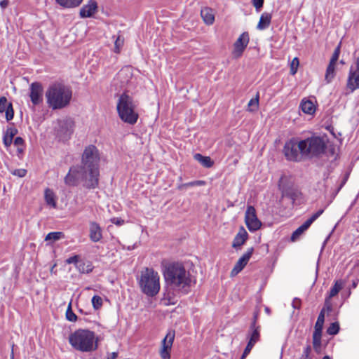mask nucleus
<instances>
[{"mask_svg":"<svg viewBox=\"0 0 359 359\" xmlns=\"http://www.w3.org/2000/svg\"><path fill=\"white\" fill-rule=\"evenodd\" d=\"M252 2L257 11L262 8L264 4V0H252Z\"/></svg>","mask_w":359,"mask_h":359,"instance_id":"obj_50","label":"nucleus"},{"mask_svg":"<svg viewBox=\"0 0 359 359\" xmlns=\"http://www.w3.org/2000/svg\"><path fill=\"white\" fill-rule=\"evenodd\" d=\"M62 236H63V233L60 231L50 232L47 234V236L45 238V240L56 241H58L59 239H60Z\"/></svg>","mask_w":359,"mask_h":359,"instance_id":"obj_37","label":"nucleus"},{"mask_svg":"<svg viewBox=\"0 0 359 359\" xmlns=\"http://www.w3.org/2000/svg\"><path fill=\"white\" fill-rule=\"evenodd\" d=\"M339 54H340V46H338L335 48V50H334V53H333V54H332V57H331V59H330V62H331V63H333V64H335V65H336V62H337V60H338V59H339Z\"/></svg>","mask_w":359,"mask_h":359,"instance_id":"obj_45","label":"nucleus"},{"mask_svg":"<svg viewBox=\"0 0 359 359\" xmlns=\"http://www.w3.org/2000/svg\"><path fill=\"white\" fill-rule=\"evenodd\" d=\"M139 285L143 293L149 297H154L160 290L158 273L153 269L145 268L141 271Z\"/></svg>","mask_w":359,"mask_h":359,"instance_id":"obj_6","label":"nucleus"},{"mask_svg":"<svg viewBox=\"0 0 359 359\" xmlns=\"http://www.w3.org/2000/svg\"><path fill=\"white\" fill-rule=\"evenodd\" d=\"M45 201L47 205L49 206L56 208L57 203L55 200V196L53 191L49 189H46L45 191Z\"/></svg>","mask_w":359,"mask_h":359,"instance_id":"obj_29","label":"nucleus"},{"mask_svg":"<svg viewBox=\"0 0 359 359\" xmlns=\"http://www.w3.org/2000/svg\"><path fill=\"white\" fill-rule=\"evenodd\" d=\"M194 158L196 161H198L203 167L205 168H211L214 162L209 156H204L201 154H196L194 156Z\"/></svg>","mask_w":359,"mask_h":359,"instance_id":"obj_28","label":"nucleus"},{"mask_svg":"<svg viewBox=\"0 0 359 359\" xmlns=\"http://www.w3.org/2000/svg\"><path fill=\"white\" fill-rule=\"evenodd\" d=\"M175 339V332H169L166 336L163 338L161 342V349L160 351V355L162 359H170V350L171 349L173 341Z\"/></svg>","mask_w":359,"mask_h":359,"instance_id":"obj_13","label":"nucleus"},{"mask_svg":"<svg viewBox=\"0 0 359 359\" xmlns=\"http://www.w3.org/2000/svg\"><path fill=\"white\" fill-rule=\"evenodd\" d=\"M283 153L286 158L292 161H300L302 154L299 149V142L292 139L286 142L283 147Z\"/></svg>","mask_w":359,"mask_h":359,"instance_id":"obj_9","label":"nucleus"},{"mask_svg":"<svg viewBox=\"0 0 359 359\" xmlns=\"http://www.w3.org/2000/svg\"><path fill=\"white\" fill-rule=\"evenodd\" d=\"M325 321V309H323L318 317L317 321L314 326L313 334H322V330Z\"/></svg>","mask_w":359,"mask_h":359,"instance_id":"obj_27","label":"nucleus"},{"mask_svg":"<svg viewBox=\"0 0 359 359\" xmlns=\"http://www.w3.org/2000/svg\"><path fill=\"white\" fill-rule=\"evenodd\" d=\"M76 268L79 272L83 273H88L93 271V265L92 264L87 261H79V262L76 264Z\"/></svg>","mask_w":359,"mask_h":359,"instance_id":"obj_30","label":"nucleus"},{"mask_svg":"<svg viewBox=\"0 0 359 359\" xmlns=\"http://www.w3.org/2000/svg\"><path fill=\"white\" fill-rule=\"evenodd\" d=\"M259 338L260 327H255L254 328H251V327H250L248 334V339H249L248 342L255 345L259 340Z\"/></svg>","mask_w":359,"mask_h":359,"instance_id":"obj_25","label":"nucleus"},{"mask_svg":"<svg viewBox=\"0 0 359 359\" xmlns=\"http://www.w3.org/2000/svg\"><path fill=\"white\" fill-rule=\"evenodd\" d=\"M355 64V69H354V70H356L357 72H359V57L356 59Z\"/></svg>","mask_w":359,"mask_h":359,"instance_id":"obj_57","label":"nucleus"},{"mask_svg":"<svg viewBox=\"0 0 359 359\" xmlns=\"http://www.w3.org/2000/svg\"><path fill=\"white\" fill-rule=\"evenodd\" d=\"M339 331V324L338 322L332 323L327 329V333L330 335H335Z\"/></svg>","mask_w":359,"mask_h":359,"instance_id":"obj_35","label":"nucleus"},{"mask_svg":"<svg viewBox=\"0 0 359 359\" xmlns=\"http://www.w3.org/2000/svg\"><path fill=\"white\" fill-rule=\"evenodd\" d=\"M292 306L295 309H299L301 307V300L299 298H294L292 301Z\"/></svg>","mask_w":359,"mask_h":359,"instance_id":"obj_51","label":"nucleus"},{"mask_svg":"<svg viewBox=\"0 0 359 359\" xmlns=\"http://www.w3.org/2000/svg\"><path fill=\"white\" fill-rule=\"evenodd\" d=\"M321 337L322 334H313V348L316 352L319 351L321 346Z\"/></svg>","mask_w":359,"mask_h":359,"instance_id":"obj_36","label":"nucleus"},{"mask_svg":"<svg viewBox=\"0 0 359 359\" xmlns=\"http://www.w3.org/2000/svg\"><path fill=\"white\" fill-rule=\"evenodd\" d=\"M111 222L116 225H121L123 224V220L120 219L118 218H113L111 219Z\"/></svg>","mask_w":359,"mask_h":359,"instance_id":"obj_55","label":"nucleus"},{"mask_svg":"<svg viewBox=\"0 0 359 359\" xmlns=\"http://www.w3.org/2000/svg\"><path fill=\"white\" fill-rule=\"evenodd\" d=\"M66 262L67 264H75L76 265L79 262V257L78 255H74L69 257Z\"/></svg>","mask_w":359,"mask_h":359,"instance_id":"obj_49","label":"nucleus"},{"mask_svg":"<svg viewBox=\"0 0 359 359\" xmlns=\"http://www.w3.org/2000/svg\"><path fill=\"white\" fill-rule=\"evenodd\" d=\"M326 143L319 136H312L299 142V149L302 156L309 158L319 157L325 152Z\"/></svg>","mask_w":359,"mask_h":359,"instance_id":"obj_5","label":"nucleus"},{"mask_svg":"<svg viewBox=\"0 0 359 359\" xmlns=\"http://www.w3.org/2000/svg\"><path fill=\"white\" fill-rule=\"evenodd\" d=\"M99 161L100 156L97 147L94 145L86 147L83 151L81 164L88 168L90 180L86 186L97 187L99 183Z\"/></svg>","mask_w":359,"mask_h":359,"instance_id":"obj_3","label":"nucleus"},{"mask_svg":"<svg viewBox=\"0 0 359 359\" xmlns=\"http://www.w3.org/2000/svg\"><path fill=\"white\" fill-rule=\"evenodd\" d=\"M357 285H358V283L355 282V281H353V283H352V287L353 288H355L357 287Z\"/></svg>","mask_w":359,"mask_h":359,"instance_id":"obj_59","label":"nucleus"},{"mask_svg":"<svg viewBox=\"0 0 359 359\" xmlns=\"http://www.w3.org/2000/svg\"><path fill=\"white\" fill-rule=\"evenodd\" d=\"M248 234L245 229L242 226L240 228L238 233L233 238L232 247L235 249L241 247L248 239Z\"/></svg>","mask_w":359,"mask_h":359,"instance_id":"obj_21","label":"nucleus"},{"mask_svg":"<svg viewBox=\"0 0 359 359\" xmlns=\"http://www.w3.org/2000/svg\"><path fill=\"white\" fill-rule=\"evenodd\" d=\"M124 39L118 35L114 42V52L118 53L121 47L123 46Z\"/></svg>","mask_w":359,"mask_h":359,"instance_id":"obj_38","label":"nucleus"},{"mask_svg":"<svg viewBox=\"0 0 359 359\" xmlns=\"http://www.w3.org/2000/svg\"><path fill=\"white\" fill-rule=\"evenodd\" d=\"M55 1L65 8H74L79 6L83 0H55Z\"/></svg>","mask_w":359,"mask_h":359,"instance_id":"obj_26","label":"nucleus"},{"mask_svg":"<svg viewBox=\"0 0 359 359\" xmlns=\"http://www.w3.org/2000/svg\"><path fill=\"white\" fill-rule=\"evenodd\" d=\"M18 133V129L14 126L8 127L4 133L3 143L6 148H8L12 144L14 136Z\"/></svg>","mask_w":359,"mask_h":359,"instance_id":"obj_20","label":"nucleus"},{"mask_svg":"<svg viewBox=\"0 0 359 359\" xmlns=\"http://www.w3.org/2000/svg\"><path fill=\"white\" fill-rule=\"evenodd\" d=\"M13 346L14 344L12 345V352H11V358L13 359Z\"/></svg>","mask_w":359,"mask_h":359,"instance_id":"obj_61","label":"nucleus"},{"mask_svg":"<svg viewBox=\"0 0 359 359\" xmlns=\"http://www.w3.org/2000/svg\"><path fill=\"white\" fill-rule=\"evenodd\" d=\"M257 317H258V313H254V316H253V320H252V323H251V325H250V327H251V328H254V327H257V326L256 325V324H257Z\"/></svg>","mask_w":359,"mask_h":359,"instance_id":"obj_52","label":"nucleus"},{"mask_svg":"<svg viewBox=\"0 0 359 359\" xmlns=\"http://www.w3.org/2000/svg\"><path fill=\"white\" fill-rule=\"evenodd\" d=\"M124 72H125L124 69H121V72H119L118 75L121 76V74H123Z\"/></svg>","mask_w":359,"mask_h":359,"instance_id":"obj_63","label":"nucleus"},{"mask_svg":"<svg viewBox=\"0 0 359 359\" xmlns=\"http://www.w3.org/2000/svg\"><path fill=\"white\" fill-rule=\"evenodd\" d=\"M71 346L81 352H91L97 348L95 332L89 330L79 329L69 337Z\"/></svg>","mask_w":359,"mask_h":359,"instance_id":"obj_4","label":"nucleus"},{"mask_svg":"<svg viewBox=\"0 0 359 359\" xmlns=\"http://www.w3.org/2000/svg\"><path fill=\"white\" fill-rule=\"evenodd\" d=\"M245 222L248 229L250 231H255L262 226V222L257 217L256 210L252 205L247 208L245 214Z\"/></svg>","mask_w":359,"mask_h":359,"instance_id":"obj_10","label":"nucleus"},{"mask_svg":"<svg viewBox=\"0 0 359 359\" xmlns=\"http://www.w3.org/2000/svg\"><path fill=\"white\" fill-rule=\"evenodd\" d=\"M116 108L123 121L131 125L137 122L138 114L135 111V104L130 96L126 93L122 94L118 98Z\"/></svg>","mask_w":359,"mask_h":359,"instance_id":"obj_7","label":"nucleus"},{"mask_svg":"<svg viewBox=\"0 0 359 359\" xmlns=\"http://www.w3.org/2000/svg\"><path fill=\"white\" fill-rule=\"evenodd\" d=\"M47 103L53 109H61L70 103L72 91L71 88L61 83H54L46 92Z\"/></svg>","mask_w":359,"mask_h":359,"instance_id":"obj_2","label":"nucleus"},{"mask_svg":"<svg viewBox=\"0 0 359 359\" xmlns=\"http://www.w3.org/2000/svg\"><path fill=\"white\" fill-rule=\"evenodd\" d=\"M342 288V284L339 283V281H336L334 285L330 289L329 296L327 299H331L336 296Z\"/></svg>","mask_w":359,"mask_h":359,"instance_id":"obj_34","label":"nucleus"},{"mask_svg":"<svg viewBox=\"0 0 359 359\" xmlns=\"http://www.w3.org/2000/svg\"><path fill=\"white\" fill-rule=\"evenodd\" d=\"M89 238L93 242H99L102 238V231L95 222H90L89 224Z\"/></svg>","mask_w":359,"mask_h":359,"instance_id":"obj_18","label":"nucleus"},{"mask_svg":"<svg viewBox=\"0 0 359 359\" xmlns=\"http://www.w3.org/2000/svg\"><path fill=\"white\" fill-rule=\"evenodd\" d=\"M90 177L88 173V168L83 165L72 166L67 175L65 177V183L69 187H76L79 183L83 182V187L87 189H95V187H88L86 186Z\"/></svg>","mask_w":359,"mask_h":359,"instance_id":"obj_8","label":"nucleus"},{"mask_svg":"<svg viewBox=\"0 0 359 359\" xmlns=\"http://www.w3.org/2000/svg\"><path fill=\"white\" fill-rule=\"evenodd\" d=\"M254 251L253 248H248L245 253H244L237 261L233 269H232L231 274V276H235L238 274L240 271H241L243 268L248 263L252 253Z\"/></svg>","mask_w":359,"mask_h":359,"instance_id":"obj_16","label":"nucleus"},{"mask_svg":"<svg viewBox=\"0 0 359 359\" xmlns=\"http://www.w3.org/2000/svg\"><path fill=\"white\" fill-rule=\"evenodd\" d=\"M165 283L170 290L163 295L162 302L165 305L174 304L172 302L175 292L186 294L190 291L191 280L190 274L187 272L182 264L175 262L170 264L164 271Z\"/></svg>","mask_w":359,"mask_h":359,"instance_id":"obj_1","label":"nucleus"},{"mask_svg":"<svg viewBox=\"0 0 359 359\" xmlns=\"http://www.w3.org/2000/svg\"><path fill=\"white\" fill-rule=\"evenodd\" d=\"M249 41L250 37L248 32H243L239 36L233 44V54L236 57H239L242 55L249 43Z\"/></svg>","mask_w":359,"mask_h":359,"instance_id":"obj_12","label":"nucleus"},{"mask_svg":"<svg viewBox=\"0 0 359 359\" xmlns=\"http://www.w3.org/2000/svg\"><path fill=\"white\" fill-rule=\"evenodd\" d=\"M92 304L95 309H100L102 305V299L100 296L95 295L92 298Z\"/></svg>","mask_w":359,"mask_h":359,"instance_id":"obj_41","label":"nucleus"},{"mask_svg":"<svg viewBox=\"0 0 359 359\" xmlns=\"http://www.w3.org/2000/svg\"><path fill=\"white\" fill-rule=\"evenodd\" d=\"M58 133L63 139H68L73 132L74 123L72 118H65L58 121Z\"/></svg>","mask_w":359,"mask_h":359,"instance_id":"obj_15","label":"nucleus"},{"mask_svg":"<svg viewBox=\"0 0 359 359\" xmlns=\"http://www.w3.org/2000/svg\"><path fill=\"white\" fill-rule=\"evenodd\" d=\"M334 69H335V64L329 62V65L326 69L325 74V79L329 83L332 81V79L334 77Z\"/></svg>","mask_w":359,"mask_h":359,"instance_id":"obj_33","label":"nucleus"},{"mask_svg":"<svg viewBox=\"0 0 359 359\" xmlns=\"http://www.w3.org/2000/svg\"><path fill=\"white\" fill-rule=\"evenodd\" d=\"M259 93H257L256 97L254 98H252L248 104V109L247 110L250 112H254L256 111L259 108Z\"/></svg>","mask_w":359,"mask_h":359,"instance_id":"obj_32","label":"nucleus"},{"mask_svg":"<svg viewBox=\"0 0 359 359\" xmlns=\"http://www.w3.org/2000/svg\"><path fill=\"white\" fill-rule=\"evenodd\" d=\"M300 107L302 111L307 114H313L316 111V107L313 102L309 100H302L300 103Z\"/></svg>","mask_w":359,"mask_h":359,"instance_id":"obj_24","label":"nucleus"},{"mask_svg":"<svg viewBox=\"0 0 359 359\" xmlns=\"http://www.w3.org/2000/svg\"><path fill=\"white\" fill-rule=\"evenodd\" d=\"M286 194L293 201H294L297 197V192L296 191L288 192Z\"/></svg>","mask_w":359,"mask_h":359,"instance_id":"obj_53","label":"nucleus"},{"mask_svg":"<svg viewBox=\"0 0 359 359\" xmlns=\"http://www.w3.org/2000/svg\"><path fill=\"white\" fill-rule=\"evenodd\" d=\"M346 180H347V177H346L343 180V182H342V183H341V186H340L339 189H341V187H342V186L346 183Z\"/></svg>","mask_w":359,"mask_h":359,"instance_id":"obj_60","label":"nucleus"},{"mask_svg":"<svg viewBox=\"0 0 359 359\" xmlns=\"http://www.w3.org/2000/svg\"><path fill=\"white\" fill-rule=\"evenodd\" d=\"M265 311H266L267 313H270V309H269L268 307H266V308H265Z\"/></svg>","mask_w":359,"mask_h":359,"instance_id":"obj_62","label":"nucleus"},{"mask_svg":"<svg viewBox=\"0 0 359 359\" xmlns=\"http://www.w3.org/2000/svg\"><path fill=\"white\" fill-rule=\"evenodd\" d=\"M29 97L34 106L43 102V87L40 83H32L29 86Z\"/></svg>","mask_w":359,"mask_h":359,"instance_id":"obj_14","label":"nucleus"},{"mask_svg":"<svg viewBox=\"0 0 359 359\" xmlns=\"http://www.w3.org/2000/svg\"><path fill=\"white\" fill-rule=\"evenodd\" d=\"M6 112V119L9 121L13 118L14 116V111L13 109L12 103L9 102L8 108L5 110Z\"/></svg>","mask_w":359,"mask_h":359,"instance_id":"obj_40","label":"nucleus"},{"mask_svg":"<svg viewBox=\"0 0 359 359\" xmlns=\"http://www.w3.org/2000/svg\"><path fill=\"white\" fill-rule=\"evenodd\" d=\"M8 103L6 97H0V113H3L8 108Z\"/></svg>","mask_w":359,"mask_h":359,"instance_id":"obj_44","label":"nucleus"},{"mask_svg":"<svg viewBox=\"0 0 359 359\" xmlns=\"http://www.w3.org/2000/svg\"><path fill=\"white\" fill-rule=\"evenodd\" d=\"M201 16L203 22L208 25H212L215 22V13L210 7H204L201 10Z\"/></svg>","mask_w":359,"mask_h":359,"instance_id":"obj_22","label":"nucleus"},{"mask_svg":"<svg viewBox=\"0 0 359 359\" xmlns=\"http://www.w3.org/2000/svg\"><path fill=\"white\" fill-rule=\"evenodd\" d=\"M66 318L70 322H75L77 319L76 315L72 311L71 303L69 304L66 311Z\"/></svg>","mask_w":359,"mask_h":359,"instance_id":"obj_39","label":"nucleus"},{"mask_svg":"<svg viewBox=\"0 0 359 359\" xmlns=\"http://www.w3.org/2000/svg\"><path fill=\"white\" fill-rule=\"evenodd\" d=\"M329 299H327V298L325 299V307L323 308V309H325V310L326 309L327 311H330L332 310V306L328 303Z\"/></svg>","mask_w":359,"mask_h":359,"instance_id":"obj_56","label":"nucleus"},{"mask_svg":"<svg viewBox=\"0 0 359 359\" xmlns=\"http://www.w3.org/2000/svg\"><path fill=\"white\" fill-rule=\"evenodd\" d=\"M311 352V347L310 345H307L304 349V351H303V353L301 356L300 358H303V359H311V357H310V353Z\"/></svg>","mask_w":359,"mask_h":359,"instance_id":"obj_46","label":"nucleus"},{"mask_svg":"<svg viewBox=\"0 0 359 359\" xmlns=\"http://www.w3.org/2000/svg\"><path fill=\"white\" fill-rule=\"evenodd\" d=\"M323 359H331L328 355H325L323 358Z\"/></svg>","mask_w":359,"mask_h":359,"instance_id":"obj_64","label":"nucleus"},{"mask_svg":"<svg viewBox=\"0 0 359 359\" xmlns=\"http://www.w3.org/2000/svg\"><path fill=\"white\" fill-rule=\"evenodd\" d=\"M347 87L351 89V91L359 88V72L354 70L353 67H351L350 69Z\"/></svg>","mask_w":359,"mask_h":359,"instance_id":"obj_19","label":"nucleus"},{"mask_svg":"<svg viewBox=\"0 0 359 359\" xmlns=\"http://www.w3.org/2000/svg\"><path fill=\"white\" fill-rule=\"evenodd\" d=\"M97 3L95 0H89L80 9L79 16L81 18H91L97 11Z\"/></svg>","mask_w":359,"mask_h":359,"instance_id":"obj_17","label":"nucleus"},{"mask_svg":"<svg viewBox=\"0 0 359 359\" xmlns=\"http://www.w3.org/2000/svg\"><path fill=\"white\" fill-rule=\"evenodd\" d=\"M299 62L297 57H294L291 62V68H290V73L292 74H295L297 71V68L299 66Z\"/></svg>","mask_w":359,"mask_h":359,"instance_id":"obj_43","label":"nucleus"},{"mask_svg":"<svg viewBox=\"0 0 359 359\" xmlns=\"http://www.w3.org/2000/svg\"><path fill=\"white\" fill-rule=\"evenodd\" d=\"M205 182L203 180H196L190 182L188 183H185L182 185H181L179 188L182 189V187H194V186H203L205 185Z\"/></svg>","mask_w":359,"mask_h":359,"instance_id":"obj_42","label":"nucleus"},{"mask_svg":"<svg viewBox=\"0 0 359 359\" xmlns=\"http://www.w3.org/2000/svg\"><path fill=\"white\" fill-rule=\"evenodd\" d=\"M12 173L15 176L23 177L26 175L27 170L25 169H15Z\"/></svg>","mask_w":359,"mask_h":359,"instance_id":"obj_48","label":"nucleus"},{"mask_svg":"<svg viewBox=\"0 0 359 359\" xmlns=\"http://www.w3.org/2000/svg\"><path fill=\"white\" fill-rule=\"evenodd\" d=\"M271 14L269 13H263L260 17L257 28L259 30L266 29L271 24Z\"/></svg>","mask_w":359,"mask_h":359,"instance_id":"obj_23","label":"nucleus"},{"mask_svg":"<svg viewBox=\"0 0 359 359\" xmlns=\"http://www.w3.org/2000/svg\"><path fill=\"white\" fill-rule=\"evenodd\" d=\"M324 212L323 209L319 210L313 214L309 219H308L303 224L298 227L292 234L291 241H296L299 237L306 231L311 224L316 221Z\"/></svg>","mask_w":359,"mask_h":359,"instance_id":"obj_11","label":"nucleus"},{"mask_svg":"<svg viewBox=\"0 0 359 359\" xmlns=\"http://www.w3.org/2000/svg\"><path fill=\"white\" fill-rule=\"evenodd\" d=\"M8 4H9V1L8 0H1L0 1V6L3 9L6 8L8 6Z\"/></svg>","mask_w":359,"mask_h":359,"instance_id":"obj_54","label":"nucleus"},{"mask_svg":"<svg viewBox=\"0 0 359 359\" xmlns=\"http://www.w3.org/2000/svg\"><path fill=\"white\" fill-rule=\"evenodd\" d=\"M14 145L17 147L18 156H20L25 151V141L21 137H17L13 141Z\"/></svg>","mask_w":359,"mask_h":359,"instance_id":"obj_31","label":"nucleus"},{"mask_svg":"<svg viewBox=\"0 0 359 359\" xmlns=\"http://www.w3.org/2000/svg\"><path fill=\"white\" fill-rule=\"evenodd\" d=\"M254 346L255 345L252 344V343L248 342L244 351H243V353L241 359H245V358L250 353V352L251 351V350Z\"/></svg>","mask_w":359,"mask_h":359,"instance_id":"obj_47","label":"nucleus"},{"mask_svg":"<svg viewBox=\"0 0 359 359\" xmlns=\"http://www.w3.org/2000/svg\"><path fill=\"white\" fill-rule=\"evenodd\" d=\"M117 353L116 352H113L111 354V356L110 357H108L107 359H116V357H117Z\"/></svg>","mask_w":359,"mask_h":359,"instance_id":"obj_58","label":"nucleus"}]
</instances>
